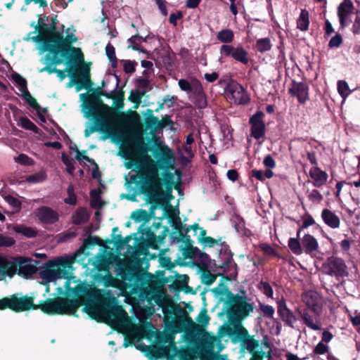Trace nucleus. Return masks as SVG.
Listing matches in <instances>:
<instances>
[{
	"mask_svg": "<svg viewBox=\"0 0 360 360\" xmlns=\"http://www.w3.org/2000/svg\"><path fill=\"white\" fill-rule=\"evenodd\" d=\"M11 229L17 233H20L28 238H32L37 236V231L35 229L27 226L24 224H13Z\"/></svg>",
	"mask_w": 360,
	"mask_h": 360,
	"instance_id": "obj_26",
	"label": "nucleus"
},
{
	"mask_svg": "<svg viewBox=\"0 0 360 360\" xmlns=\"http://www.w3.org/2000/svg\"><path fill=\"white\" fill-rule=\"evenodd\" d=\"M298 314L302 322L312 330H321L322 324L320 319V315L318 311L313 312L311 309H304L298 310Z\"/></svg>",
	"mask_w": 360,
	"mask_h": 360,
	"instance_id": "obj_13",
	"label": "nucleus"
},
{
	"mask_svg": "<svg viewBox=\"0 0 360 360\" xmlns=\"http://www.w3.org/2000/svg\"><path fill=\"white\" fill-rule=\"evenodd\" d=\"M127 159L137 165V168H145L144 184L152 202L163 204L165 193L162 189V180L159 176L157 166L148 154V148L142 139L134 142L124 149Z\"/></svg>",
	"mask_w": 360,
	"mask_h": 360,
	"instance_id": "obj_2",
	"label": "nucleus"
},
{
	"mask_svg": "<svg viewBox=\"0 0 360 360\" xmlns=\"http://www.w3.org/2000/svg\"><path fill=\"white\" fill-rule=\"evenodd\" d=\"M18 126L21 127L27 130L32 131L35 133H38L39 128L27 117H21L18 120Z\"/></svg>",
	"mask_w": 360,
	"mask_h": 360,
	"instance_id": "obj_33",
	"label": "nucleus"
},
{
	"mask_svg": "<svg viewBox=\"0 0 360 360\" xmlns=\"http://www.w3.org/2000/svg\"><path fill=\"white\" fill-rule=\"evenodd\" d=\"M22 96L25 98L27 103L34 109H37L39 108L38 103L35 98H34L28 91L24 92L22 94Z\"/></svg>",
	"mask_w": 360,
	"mask_h": 360,
	"instance_id": "obj_50",
	"label": "nucleus"
},
{
	"mask_svg": "<svg viewBox=\"0 0 360 360\" xmlns=\"http://www.w3.org/2000/svg\"><path fill=\"white\" fill-rule=\"evenodd\" d=\"M176 229H177L181 233H184L185 234L188 233L191 230H193L195 233V235L198 234V231H199L198 238H202L205 236V231L200 228L198 224H195L194 225L184 227L181 221L179 223H176Z\"/></svg>",
	"mask_w": 360,
	"mask_h": 360,
	"instance_id": "obj_27",
	"label": "nucleus"
},
{
	"mask_svg": "<svg viewBox=\"0 0 360 360\" xmlns=\"http://www.w3.org/2000/svg\"><path fill=\"white\" fill-rule=\"evenodd\" d=\"M354 8L353 3L351 0H343L338 7V16L342 27L349 25L351 22L349 15L352 13Z\"/></svg>",
	"mask_w": 360,
	"mask_h": 360,
	"instance_id": "obj_17",
	"label": "nucleus"
},
{
	"mask_svg": "<svg viewBox=\"0 0 360 360\" xmlns=\"http://www.w3.org/2000/svg\"><path fill=\"white\" fill-rule=\"evenodd\" d=\"M337 89L338 94L343 101H345V99L352 93V90H350L347 82L345 80H339L338 82Z\"/></svg>",
	"mask_w": 360,
	"mask_h": 360,
	"instance_id": "obj_32",
	"label": "nucleus"
},
{
	"mask_svg": "<svg viewBox=\"0 0 360 360\" xmlns=\"http://www.w3.org/2000/svg\"><path fill=\"white\" fill-rule=\"evenodd\" d=\"M15 161L22 165L30 166L34 165V160L25 154L21 153L15 158Z\"/></svg>",
	"mask_w": 360,
	"mask_h": 360,
	"instance_id": "obj_44",
	"label": "nucleus"
},
{
	"mask_svg": "<svg viewBox=\"0 0 360 360\" xmlns=\"http://www.w3.org/2000/svg\"><path fill=\"white\" fill-rule=\"evenodd\" d=\"M36 29L38 30V34L36 32H30L25 37H23L24 41H32L37 44V49L39 51L40 54L46 51L50 52V49H46L49 47L51 44L50 37V26L47 25H37Z\"/></svg>",
	"mask_w": 360,
	"mask_h": 360,
	"instance_id": "obj_8",
	"label": "nucleus"
},
{
	"mask_svg": "<svg viewBox=\"0 0 360 360\" xmlns=\"http://www.w3.org/2000/svg\"><path fill=\"white\" fill-rule=\"evenodd\" d=\"M301 243L306 254L315 255L318 252L319 243L313 236L305 234L301 240Z\"/></svg>",
	"mask_w": 360,
	"mask_h": 360,
	"instance_id": "obj_21",
	"label": "nucleus"
},
{
	"mask_svg": "<svg viewBox=\"0 0 360 360\" xmlns=\"http://www.w3.org/2000/svg\"><path fill=\"white\" fill-rule=\"evenodd\" d=\"M263 163L269 168H274L276 165V162L271 155L266 156L264 159Z\"/></svg>",
	"mask_w": 360,
	"mask_h": 360,
	"instance_id": "obj_60",
	"label": "nucleus"
},
{
	"mask_svg": "<svg viewBox=\"0 0 360 360\" xmlns=\"http://www.w3.org/2000/svg\"><path fill=\"white\" fill-rule=\"evenodd\" d=\"M309 25V13L306 10H302L297 21V27L302 31H306L308 30Z\"/></svg>",
	"mask_w": 360,
	"mask_h": 360,
	"instance_id": "obj_30",
	"label": "nucleus"
},
{
	"mask_svg": "<svg viewBox=\"0 0 360 360\" xmlns=\"http://www.w3.org/2000/svg\"><path fill=\"white\" fill-rule=\"evenodd\" d=\"M89 218V214L84 208L78 209L72 217V222L77 225L86 223Z\"/></svg>",
	"mask_w": 360,
	"mask_h": 360,
	"instance_id": "obj_28",
	"label": "nucleus"
},
{
	"mask_svg": "<svg viewBox=\"0 0 360 360\" xmlns=\"http://www.w3.org/2000/svg\"><path fill=\"white\" fill-rule=\"evenodd\" d=\"M72 259L60 256L53 259L49 260L46 268L39 271V277L42 283L48 284L59 278H68L70 270L72 269Z\"/></svg>",
	"mask_w": 360,
	"mask_h": 360,
	"instance_id": "obj_7",
	"label": "nucleus"
},
{
	"mask_svg": "<svg viewBox=\"0 0 360 360\" xmlns=\"http://www.w3.org/2000/svg\"><path fill=\"white\" fill-rule=\"evenodd\" d=\"M75 30L71 28H68L65 30L66 37L63 38L61 33L56 31V27L54 23L50 25V37L51 44L49 47L46 49H50V53L57 56L61 53L62 56H65L68 51H70L75 57L78 59L83 60V54L81 50L78 48L71 46V44L77 42V37L74 34Z\"/></svg>",
	"mask_w": 360,
	"mask_h": 360,
	"instance_id": "obj_5",
	"label": "nucleus"
},
{
	"mask_svg": "<svg viewBox=\"0 0 360 360\" xmlns=\"http://www.w3.org/2000/svg\"><path fill=\"white\" fill-rule=\"evenodd\" d=\"M37 218L44 224H53L58 220V214L49 207L42 206L34 211Z\"/></svg>",
	"mask_w": 360,
	"mask_h": 360,
	"instance_id": "obj_18",
	"label": "nucleus"
},
{
	"mask_svg": "<svg viewBox=\"0 0 360 360\" xmlns=\"http://www.w3.org/2000/svg\"><path fill=\"white\" fill-rule=\"evenodd\" d=\"M321 218L324 223L331 229H338L340 225L339 217L329 209H323L321 212Z\"/></svg>",
	"mask_w": 360,
	"mask_h": 360,
	"instance_id": "obj_24",
	"label": "nucleus"
},
{
	"mask_svg": "<svg viewBox=\"0 0 360 360\" xmlns=\"http://www.w3.org/2000/svg\"><path fill=\"white\" fill-rule=\"evenodd\" d=\"M309 176L313 180V185L316 187L323 186L328 179V174L321 170L317 166L313 167L309 169Z\"/></svg>",
	"mask_w": 360,
	"mask_h": 360,
	"instance_id": "obj_23",
	"label": "nucleus"
},
{
	"mask_svg": "<svg viewBox=\"0 0 360 360\" xmlns=\"http://www.w3.org/2000/svg\"><path fill=\"white\" fill-rule=\"evenodd\" d=\"M84 302V310L91 317L120 329L125 335V347L143 338L151 341L158 338V332L150 323L144 325L133 323L122 307L117 304V298L110 291L104 295H101L100 290L86 291Z\"/></svg>",
	"mask_w": 360,
	"mask_h": 360,
	"instance_id": "obj_1",
	"label": "nucleus"
},
{
	"mask_svg": "<svg viewBox=\"0 0 360 360\" xmlns=\"http://www.w3.org/2000/svg\"><path fill=\"white\" fill-rule=\"evenodd\" d=\"M290 93L297 98L298 101L304 103L309 98V87L303 82H293Z\"/></svg>",
	"mask_w": 360,
	"mask_h": 360,
	"instance_id": "obj_20",
	"label": "nucleus"
},
{
	"mask_svg": "<svg viewBox=\"0 0 360 360\" xmlns=\"http://www.w3.org/2000/svg\"><path fill=\"white\" fill-rule=\"evenodd\" d=\"M342 43V38L341 35L337 34L330 39V40L328 43V46L330 48H338L341 45Z\"/></svg>",
	"mask_w": 360,
	"mask_h": 360,
	"instance_id": "obj_53",
	"label": "nucleus"
},
{
	"mask_svg": "<svg viewBox=\"0 0 360 360\" xmlns=\"http://www.w3.org/2000/svg\"><path fill=\"white\" fill-rule=\"evenodd\" d=\"M203 340L205 342V344L207 346V348H204V352H212L214 351L220 352L221 351L222 348H214L215 342L217 341V339L214 336H211L208 333H205L203 337Z\"/></svg>",
	"mask_w": 360,
	"mask_h": 360,
	"instance_id": "obj_29",
	"label": "nucleus"
},
{
	"mask_svg": "<svg viewBox=\"0 0 360 360\" xmlns=\"http://www.w3.org/2000/svg\"><path fill=\"white\" fill-rule=\"evenodd\" d=\"M238 334L242 336L240 344L242 348L248 351L252 355L253 354H259V352L256 351L259 346L258 340H255L252 336L249 335L248 331L247 334H243L240 331H238Z\"/></svg>",
	"mask_w": 360,
	"mask_h": 360,
	"instance_id": "obj_22",
	"label": "nucleus"
},
{
	"mask_svg": "<svg viewBox=\"0 0 360 360\" xmlns=\"http://www.w3.org/2000/svg\"><path fill=\"white\" fill-rule=\"evenodd\" d=\"M233 223L234 224V228L236 230V231L238 233H243L245 229L244 220L239 216H236L233 219Z\"/></svg>",
	"mask_w": 360,
	"mask_h": 360,
	"instance_id": "obj_49",
	"label": "nucleus"
},
{
	"mask_svg": "<svg viewBox=\"0 0 360 360\" xmlns=\"http://www.w3.org/2000/svg\"><path fill=\"white\" fill-rule=\"evenodd\" d=\"M227 177L232 181H236L238 178V173L235 169H229L227 172Z\"/></svg>",
	"mask_w": 360,
	"mask_h": 360,
	"instance_id": "obj_64",
	"label": "nucleus"
},
{
	"mask_svg": "<svg viewBox=\"0 0 360 360\" xmlns=\"http://www.w3.org/2000/svg\"><path fill=\"white\" fill-rule=\"evenodd\" d=\"M86 151H79V150H77L76 151V159L79 161H82L84 160H86L89 162L91 161V160L86 155Z\"/></svg>",
	"mask_w": 360,
	"mask_h": 360,
	"instance_id": "obj_62",
	"label": "nucleus"
},
{
	"mask_svg": "<svg viewBox=\"0 0 360 360\" xmlns=\"http://www.w3.org/2000/svg\"><path fill=\"white\" fill-rule=\"evenodd\" d=\"M196 321L202 325V326H207L209 324L210 316H208L206 309L202 310L196 318Z\"/></svg>",
	"mask_w": 360,
	"mask_h": 360,
	"instance_id": "obj_48",
	"label": "nucleus"
},
{
	"mask_svg": "<svg viewBox=\"0 0 360 360\" xmlns=\"http://www.w3.org/2000/svg\"><path fill=\"white\" fill-rule=\"evenodd\" d=\"M105 53L110 61L112 63V66L116 67L117 58L115 56V47L111 45L110 43H108L105 47Z\"/></svg>",
	"mask_w": 360,
	"mask_h": 360,
	"instance_id": "obj_40",
	"label": "nucleus"
},
{
	"mask_svg": "<svg viewBox=\"0 0 360 360\" xmlns=\"http://www.w3.org/2000/svg\"><path fill=\"white\" fill-rule=\"evenodd\" d=\"M15 243V240L13 237L0 233V248H11L14 245Z\"/></svg>",
	"mask_w": 360,
	"mask_h": 360,
	"instance_id": "obj_39",
	"label": "nucleus"
},
{
	"mask_svg": "<svg viewBox=\"0 0 360 360\" xmlns=\"http://www.w3.org/2000/svg\"><path fill=\"white\" fill-rule=\"evenodd\" d=\"M15 274L25 278H30L36 274L37 268L32 263V260L22 257H15Z\"/></svg>",
	"mask_w": 360,
	"mask_h": 360,
	"instance_id": "obj_14",
	"label": "nucleus"
},
{
	"mask_svg": "<svg viewBox=\"0 0 360 360\" xmlns=\"http://www.w3.org/2000/svg\"><path fill=\"white\" fill-rule=\"evenodd\" d=\"M226 98L237 105H244L250 101V97L244 87L235 81L230 82L224 90Z\"/></svg>",
	"mask_w": 360,
	"mask_h": 360,
	"instance_id": "obj_10",
	"label": "nucleus"
},
{
	"mask_svg": "<svg viewBox=\"0 0 360 360\" xmlns=\"http://www.w3.org/2000/svg\"><path fill=\"white\" fill-rule=\"evenodd\" d=\"M217 37L221 42L228 44L233 41L234 34L230 29H224L218 32Z\"/></svg>",
	"mask_w": 360,
	"mask_h": 360,
	"instance_id": "obj_31",
	"label": "nucleus"
},
{
	"mask_svg": "<svg viewBox=\"0 0 360 360\" xmlns=\"http://www.w3.org/2000/svg\"><path fill=\"white\" fill-rule=\"evenodd\" d=\"M202 92H204V91L201 83L197 79H193V85L189 92L191 94V96L194 97Z\"/></svg>",
	"mask_w": 360,
	"mask_h": 360,
	"instance_id": "obj_45",
	"label": "nucleus"
},
{
	"mask_svg": "<svg viewBox=\"0 0 360 360\" xmlns=\"http://www.w3.org/2000/svg\"><path fill=\"white\" fill-rule=\"evenodd\" d=\"M319 296L314 291H309L303 296V301L307 304V308L311 309L313 312H316L319 303Z\"/></svg>",
	"mask_w": 360,
	"mask_h": 360,
	"instance_id": "obj_25",
	"label": "nucleus"
},
{
	"mask_svg": "<svg viewBox=\"0 0 360 360\" xmlns=\"http://www.w3.org/2000/svg\"><path fill=\"white\" fill-rule=\"evenodd\" d=\"M328 351V347L323 344V342H320L317 344V345L314 349V352L316 354H324Z\"/></svg>",
	"mask_w": 360,
	"mask_h": 360,
	"instance_id": "obj_56",
	"label": "nucleus"
},
{
	"mask_svg": "<svg viewBox=\"0 0 360 360\" xmlns=\"http://www.w3.org/2000/svg\"><path fill=\"white\" fill-rule=\"evenodd\" d=\"M308 198L313 202L319 203L322 200L323 196L318 190L314 189L309 193Z\"/></svg>",
	"mask_w": 360,
	"mask_h": 360,
	"instance_id": "obj_51",
	"label": "nucleus"
},
{
	"mask_svg": "<svg viewBox=\"0 0 360 360\" xmlns=\"http://www.w3.org/2000/svg\"><path fill=\"white\" fill-rule=\"evenodd\" d=\"M63 162L66 165V170L70 174H73V171L75 169L74 165L71 163V162L67 158L63 156Z\"/></svg>",
	"mask_w": 360,
	"mask_h": 360,
	"instance_id": "obj_61",
	"label": "nucleus"
},
{
	"mask_svg": "<svg viewBox=\"0 0 360 360\" xmlns=\"http://www.w3.org/2000/svg\"><path fill=\"white\" fill-rule=\"evenodd\" d=\"M231 304L228 311L230 322L238 331L247 334V330L241 326V321L253 311L254 304L246 296L238 295L233 297Z\"/></svg>",
	"mask_w": 360,
	"mask_h": 360,
	"instance_id": "obj_6",
	"label": "nucleus"
},
{
	"mask_svg": "<svg viewBox=\"0 0 360 360\" xmlns=\"http://www.w3.org/2000/svg\"><path fill=\"white\" fill-rule=\"evenodd\" d=\"M47 178L44 170H41L37 173L29 175L26 177V181L30 183L37 184L44 181Z\"/></svg>",
	"mask_w": 360,
	"mask_h": 360,
	"instance_id": "obj_35",
	"label": "nucleus"
},
{
	"mask_svg": "<svg viewBox=\"0 0 360 360\" xmlns=\"http://www.w3.org/2000/svg\"><path fill=\"white\" fill-rule=\"evenodd\" d=\"M70 285V280L68 279L65 281L64 285V288L68 292L84 293V292L86 291V289L84 287H83L81 284H78L75 289H72Z\"/></svg>",
	"mask_w": 360,
	"mask_h": 360,
	"instance_id": "obj_47",
	"label": "nucleus"
},
{
	"mask_svg": "<svg viewBox=\"0 0 360 360\" xmlns=\"http://www.w3.org/2000/svg\"><path fill=\"white\" fill-rule=\"evenodd\" d=\"M278 313L283 321L290 328H294V324L297 321V318L292 311L288 309L284 300H281L278 305Z\"/></svg>",
	"mask_w": 360,
	"mask_h": 360,
	"instance_id": "obj_19",
	"label": "nucleus"
},
{
	"mask_svg": "<svg viewBox=\"0 0 360 360\" xmlns=\"http://www.w3.org/2000/svg\"><path fill=\"white\" fill-rule=\"evenodd\" d=\"M259 307H260L261 311L263 312V314L265 316H266L269 318L273 317L275 310L272 306L268 305V304H260Z\"/></svg>",
	"mask_w": 360,
	"mask_h": 360,
	"instance_id": "obj_52",
	"label": "nucleus"
},
{
	"mask_svg": "<svg viewBox=\"0 0 360 360\" xmlns=\"http://www.w3.org/2000/svg\"><path fill=\"white\" fill-rule=\"evenodd\" d=\"M127 42L128 48H131L134 50L139 51L141 44L142 42V37L139 35H134L128 39Z\"/></svg>",
	"mask_w": 360,
	"mask_h": 360,
	"instance_id": "obj_41",
	"label": "nucleus"
},
{
	"mask_svg": "<svg viewBox=\"0 0 360 360\" xmlns=\"http://www.w3.org/2000/svg\"><path fill=\"white\" fill-rule=\"evenodd\" d=\"M352 32L354 34H360V12H356V18L352 26Z\"/></svg>",
	"mask_w": 360,
	"mask_h": 360,
	"instance_id": "obj_57",
	"label": "nucleus"
},
{
	"mask_svg": "<svg viewBox=\"0 0 360 360\" xmlns=\"http://www.w3.org/2000/svg\"><path fill=\"white\" fill-rule=\"evenodd\" d=\"M322 271L324 274L336 278L348 276L347 267L344 260L340 257L331 256L322 264Z\"/></svg>",
	"mask_w": 360,
	"mask_h": 360,
	"instance_id": "obj_9",
	"label": "nucleus"
},
{
	"mask_svg": "<svg viewBox=\"0 0 360 360\" xmlns=\"http://www.w3.org/2000/svg\"><path fill=\"white\" fill-rule=\"evenodd\" d=\"M220 53L224 57L231 56L235 60L246 65L249 62L248 53L242 46L224 44L220 48Z\"/></svg>",
	"mask_w": 360,
	"mask_h": 360,
	"instance_id": "obj_12",
	"label": "nucleus"
},
{
	"mask_svg": "<svg viewBox=\"0 0 360 360\" xmlns=\"http://www.w3.org/2000/svg\"><path fill=\"white\" fill-rule=\"evenodd\" d=\"M79 97L83 102L84 117L87 119L94 118L93 122H86L85 124V137H89L95 131H100L105 134L101 139L105 140L115 134L118 117L116 112L108 105L98 104L96 101L86 93L81 94Z\"/></svg>",
	"mask_w": 360,
	"mask_h": 360,
	"instance_id": "obj_3",
	"label": "nucleus"
},
{
	"mask_svg": "<svg viewBox=\"0 0 360 360\" xmlns=\"http://www.w3.org/2000/svg\"><path fill=\"white\" fill-rule=\"evenodd\" d=\"M178 84L182 91L189 93L193 85V80L189 82L186 79H181Z\"/></svg>",
	"mask_w": 360,
	"mask_h": 360,
	"instance_id": "obj_55",
	"label": "nucleus"
},
{
	"mask_svg": "<svg viewBox=\"0 0 360 360\" xmlns=\"http://www.w3.org/2000/svg\"><path fill=\"white\" fill-rule=\"evenodd\" d=\"M15 257L0 256V281L4 280L7 276L11 278L15 274Z\"/></svg>",
	"mask_w": 360,
	"mask_h": 360,
	"instance_id": "obj_16",
	"label": "nucleus"
},
{
	"mask_svg": "<svg viewBox=\"0 0 360 360\" xmlns=\"http://www.w3.org/2000/svg\"><path fill=\"white\" fill-rule=\"evenodd\" d=\"M192 100L193 101L195 105L199 108H204L207 105V99L205 92L192 97Z\"/></svg>",
	"mask_w": 360,
	"mask_h": 360,
	"instance_id": "obj_42",
	"label": "nucleus"
},
{
	"mask_svg": "<svg viewBox=\"0 0 360 360\" xmlns=\"http://www.w3.org/2000/svg\"><path fill=\"white\" fill-rule=\"evenodd\" d=\"M160 150L162 153L161 160L164 163L169 164L174 161L173 152L167 146H162L160 147Z\"/></svg>",
	"mask_w": 360,
	"mask_h": 360,
	"instance_id": "obj_34",
	"label": "nucleus"
},
{
	"mask_svg": "<svg viewBox=\"0 0 360 360\" xmlns=\"http://www.w3.org/2000/svg\"><path fill=\"white\" fill-rule=\"evenodd\" d=\"M288 246L296 255H300L303 252L302 245H301L297 238H290L288 241Z\"/></svg>",
	"mask_w": 360,
	"mask_h": 360,
	"instance_id": "obj_37",
	"label": "nucleus"
},
{
	"mask_svg": "<svg viewBox=\"0 0 360 360\" xmlns=\"http://www.w3.org/2000/svg\"><path fill=\"white\" fill-rule=\"evenodd\" d=\"M12 78L14 82L18 85L19 91L21 92V95L27 91V81L25 78L20 76L19 74L15 73L12 75Z\"/></svg>",
	"mask_w": 360,
	"mask_h": 360,
	"instance_id": "obj_38",
	"label": "nucleus"
},
{
	"mask_svg": "<svg viewBox=\"0 0 360 360\" xmlns=\"http://www.w3.org/2000/svg\"><path fill=\"white\" fill-rule=\"evenodd\" d=\"M188 282V277L186 275H178V278L176 281V283L179 284L181 287H184L187 285Z\"/></svg>",
	"mask_w": 360,
	"mask_h": 360,
	"instance_id": "obj_58",
	"label": "nucleus"
},
{
	"mask_svg": "<svg viewBox=\"0 0 360 360\" xmlns=\"http://www.w3.org/2000/svg\"><path fill=\"white\" fill-rule=\"evenodd\" d=\"M204 77L207 82H213L218 79L219 75L215 72L212 73H205Z\"/></svg>",
	"mask_w": 360,
	"mask_h": 360,
	"instance_id": "obj_63",
	"label": "nucleus"
},
{
	"mask_svg": "<svg viewBox=\"0 0 360 360\" xmlns=\"http://www.w3.org/2000/svg\"><path fill=\"white\" fill-rule=\"evenodd\" d=\"M264 117V114L262 111H257L250 118L251 135L255 139H259L265 134L266 127L263 121Z\"/></svg>",
	"mask_w": 360,
	"mask_h": 360,
	"instance_id": "obj_15",
	"label": "nucleus"
},
{
	"mask_svg": "<svg viewBox=\"0 0 360 360\" xmlns=\"http://www.w3.org/2000/svg\"><path fill=\"white\" fill-rule=\"evenodd\" d=\"M260 289L262 290L264 294H265L269 297H272L273 296V289L271 286L266 282H261L260 283Z\"/></svg>",
	"mask_w": 360,
	"mask_h": 360,
	"instance_id": "obj_54",
	"label": "nucleus"
},
{
	"mask_svg": "<svg viewBox=\"0 0 360 360\" xmlns=\"http://www.w3.org/2000/svg\"><path fill=\"white\" fill-rule=\"evenodd\" d=\"M91 205L94 208H101L103 206V203L100 198L98 192L96 190H94L91 192Z\"/></svg>",
	"mask_w": 360,
	"mask_h": 360,
	"instance_id": "obj_46",
	"label": "nucleus"
},
{
	"mask_svg": "<svg viewBox=\"0 0 360 360\" xmlns=\"http://www.w3.org/2000/svg\"><path fill=\"white\" fill-rule=\"evenodd\" d=\"M82 302L83 301L81 298L70 300L59 297L40 305H35L32 297L27 295L18 296V295L14 294L11 297L0 300V309L8 308L14 311L20 312L30 309H40L47 314H72L82 304Z\"/></svg>",
	"mask_w": 360,
	"mask_h": 360,
	"instance_id": "obj_4",
	"label": "nucleus"
},
{
	"mask_svg": "<svg viewBox=\"0 0 360 360\" xmlns=\"http://www.w3.org/2000/svg\"><path fill=\"white\" fill-rule=\"evenodd\" d=\"M271 43L269 38H262L257 41L256 49L259 52L263 53L271 49Z\"/></svg>",
	"mask_w": 360,
	"mask_h": 360,
	"instance_id": "obj_36",
	"label": "nucleus"
},
{
	"mask_svg": "<svg viewBox=\"0 0 360 360\" xmlns=\"http://www.w3.org/2000/svg\"><path fill=\"white\" fill-rule=\"evenodd\" d=\"M131 218L136 222H141L148 218V213L143 210H137L131 213Z\"/></svg>",
	"mask_w": 360,
	"mask_h": 360,
	"instance_id": "obj_43",
	"label": "nucleus"
},
{
	"mask_svg": "<svg viewBox=\"0 0 360 360\" xmlns=\"http://www.w3.org/2000/svg\"><path fill=\"white\" fill-rule=\"evenodd\" d=\"M124 70L127 73H131L135 71L134 63L129 60H126L124 63Z\"/></svg>",
	"mask_w": 360,
	"mask_h": 360,
	"instance_id": "obj_59",
	"label": "nucleus"
},
{
	"mask_svg": "<svg viewBox=\"0 0 360 360\" xmlns=\"http://www.w3.org/2000/svg\"><path fill=\"white\" fill-rule=\"evenodd\" d=\"M90 69L87 66L82 65L77 70V72L70 75L71 82L77 84L76 91L78 92L82 89H88L93 85L90 79Z\"/></svg>",
	"mask_w": 360,
	"mask_h": 360,
	"instance_id": "obj_11",
	"label": "nucleus"
}]
</instances>
